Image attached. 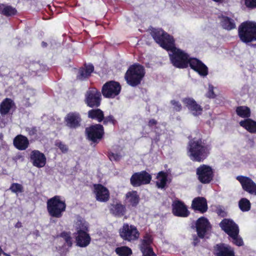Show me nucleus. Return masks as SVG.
Masks as SVG:
<instances>
[{"label":"nucleus","instance_id":"1","mask_svg":"<svg viewBox=\"0 0 256 256\" xmlns=\"http://www.w3.org/2000/svg\"><path fill=\"white\" fill-rule=\"evenodd\" d=\"M151 35L160 46L168 51L170 61L172 64L178 68L190 67L202 76L208 74V67L200 60L195 58H190L188 55L180 49L175 47L173 38L162 29H153Z\"/></svg>","mask_w":256,"mask_h":256},{"label":"nucleus","instance_id":"2","mask_svg":"<svg viewBox=\"0 0 256 256\" xmlns=\"http://www.w3.org/2000/svg\"><path fill=\"white\" fill-rule=\"evenodd\" d=\"M210 150V145L206 143L202 138H192L188 145V155L192 160L195 162H202L208 157Z\"/></svg>","mask_w":256,"mask_h":256},{"label":"nucleus","instance_id":"3","mask_svg":"<svg viewBox=\"0 0 256 256\" xmlns=\"http://www.w3.org/2000/svg\"><path fill=\"white\" fill-rule=\"evenodd\" d=\"M220 226L232 238L234 244L238 246H242L244 244L242 238L238 235V226L234 221L224 219L220 222Z\"/></svg>","mask_w":256,"mask_h":256},{"label":"nucleus","instance_id":"4","mask_svg":"<svg viewBox=\"0 0 256 256\" xmlns=\"http://www.w3.org/2000/svg\"><path fill=\"white\" fill-rule=\"evenodd\" d=\"M144 69L139 64L131 66L124 75V78L130 86L135 87L139 85L144 76Z\"/></svg>","mask_w":256,"mask_h":256},{"label":"nucleus","instance_id":"5","mask_svg":"<svg viewBox=\"0 0 256 256\" xmlns=\"http://www.w3.org/2000/svg\"><path fill=\"white\" fill-rule=\"evenodd\" d=\"M46 205L49 215L56 218L62 217L66 206L65 200H62L59 196H55L48 200Z\"/></svg>","mask_w":256,"mask_h":256},{"label":"nucleus","instance_id":"6","mask_svg":"<svg viewBox=\"0 0 256 256\" xmlns=\"http://www.w3.org/2000/svg\"><path fill=\"white\" fill-rule=\"evenodd\" d=\"M76 232L74 233L76 245L81 248L87 246L90 243L91 238L88 233V224L82 220H78L76 226Z\"/></svg>","mask_w":256,"mask_h":256},{"label":"nucleus","instance_id":"7","mask_svg":"<svg viewBox=\"0 0 256 256\" xmlns=\"http://www.w3.org/2000/svg\"><path fill=\"white\" fill-rule=\"evenodd\" d=\"M238 36L244 43L256 41V22H245L238 26Z\"/></svg>","mask_w":256,"mask_h":256},{"label":"nucleus","instance_id":"8","mask_svg":"<svg viewBox=\"0 0 256 256\" xmlns=\"http://www.w3.org/2000/svg\"><path fill=\"white\" fill-rule=\"evenodd\" d=\"M119 234L124 240L130 242L137 240L140 236V232L136 227L127 223L124 224L119 230Z\"/></svg>","mask_w":256,"mask_h":256},{"label":"nucleus","instance_id":"9","mask_svg":"<svg viewBox=\"0 0 256 256\" xmlns=\"http://www.w3.org/2000/svg\"><path fill=\"white\" fill-rule=\"evenodd\" d=\"M100 92L95 88H90L85 94V103L90 108H98L101 102Z\"/></svg>","mask_w":256,"mask_h":256},{"label":"nucleus","instance_id":"10","mask_svg":"<svg viewBox=\"0 0 256 256\" xmlns=\"http://www.w3.org/2000/svg\"><path fill=\"white\" fill-rule=\"evenodd\" d=\"M121 86L118 82L110 81L104 84L102 92L104 97L114 98L120 93Z\"/></svg>","mask_w":256,"mask_h":256},{"label":"nucleus","instance_id":"11","mask_svg":"<svg viewBox=\"0 0 256 256\" xmlns=\"http://www.w3.org/2000/svg\"><path fill=\"white\" fill-rule=\"evenodd\" d=\"M86 133L89 140L98 142L103 137L104 129L102 125L96 124L86 128Z\"/></svg>","mask_w":256,"mask_h":256},{"label":"nucleus","instance_id":"12","mask_svg":"<svg viewBox=\"0 0 256 256\" xmlns=\"http://www.w3.org/2000/svg\"><path fill=\"white\" fill-rule=\"evenodd\" d=\"M196 174L200 182L204 184H208L213 179L214 172L210 166L202 164L197 168Z\"/></svg>","mask_w":256,"mask_h":256},{"label":"nucleus","instance_id":"13","mask_svg":"<svg viewBox=\"0 0 256 256\" xmlns=\"http://www.w3.org/2000/svg\"><path fill=\"white\" fill-rule=\"evenodd\" d=\"M152 176L145 170L136 172L132 175L130 182L133 186H140L142 184H146L150 182Z\"/></svg>","mask_w":256,"mask_h":256},{"label":"nucleus","instance_id":"14","mask_svg":"<svg viewBox=\"0 0 256 256\" xmlns=\"http://www.w3.org/2000/svg\"><path fill=\"white\" fill-rule=\"evenodd\" d=\"M196 228L199 238H204L211 229V226L208 219L204 217L199 218L196 222Z\"/></svg>","mask_w":256,"mask_h":256},{"label":"nucleus","instance_id":"15","mask_svg":"<svg viewBox=\"0 0 256 256\" xmlns=\"http://www.w3.org/2000/svg\"><path fill=\"white\" fill-rule=\"evenodd\" d=\"M66 126L71 129H76L80 126L82 118L78 112H70L64 118Z\"/></svg>","mask_w":256,"mask_h":256},{"label":"nucleus","instance_id":"16","mask_svg":"<svg viewBox=\"0 0 256 256\" xmlns=\"http://www.w3.org/2000/svg\"><path fill=\"white\" fill-rule=\"evenodd\" d=\"M172 207V214L176 216L187 217L190 214V212L185 204L178 199L173 201Z\"/></svg>","mask_w":256,"mask_h":256},{"label":"nucleus","instance_id":"17","mask_svg":"<svg viewBox=\"0 0 256 256\" xmlns=\"http://www.w3.org/2000/svg\"><path fill=\"white\" fill-rule=\"evenodd\" d=\"M236 180L240 183L243 190L250 194L256 195V184L250 178L239 176Z\"/></svg>","mask_w":256,"mask_h":256},{"label":"nucleus","instance_id":"18","mask_svg":"<svg viewBox=\"0 0 256 256\" xmlns=\"http://www.w3.org/2000/svg\"><path fill=\"white\" fill-rule=\"evenodd\" d=\"M94 188V192L98 201L106 202L109 200L110 192L107 188L100 184H95Z\"/></svg>","mask_w":256,"mask_h":256},{"label":"nucleus","instance_id":"19","mask_svg":"<svg viewBox=\"0 0 256 256\" xmlns=\"http://www.w3.org/2000/svg\"><path fill=\"white\" fill-rule=\"evenodd\" d=\"M30 160L33 166L38 168H43L46 162L45 155L38 150H34L30 152Z\"/></svg>","mask_w":256,"mask_h":256},{"label":"nucleus","instance_id":"20","mask_svg":"<svg viewBox=\"0 0 256 256\" xmlns=\"http://www.w3.org/2000/svg\"><path fill=\"white\" fill-rule=\"evenodd\" d=\"M152 242V238L149 235L146 236L142 240L140 248L142 253V256H156L151 247Z\"/></svg>","mask_w":256,"mask_h":256},{"label":"nucleus","instance_id":"21","mask_svg":"<svg viewBox=\"0 0 256 256\" xmlns=\"http://www.w3.org/2000/svg\"><path fill=\"white\" fill-rule=\"evenodd\" d=\"M182 101L193 115L197 116L202 114V108L193 98H184Z\"/></svg>","mask_w":256,"mask_h":256},{"label":"nucleus","instance_id":"22","mask_svg":"<svg viewBox=\"0 0 256 256\" xmlns=\"http://www.w3.org/2000/svg\"><path fill=\"white\" fill-rule=\"evenodd\" d=\"M216 256H234L233 248L226 244H218L214 247Z\"/></svg>","mask_w":256,"mask_h":256},{"label":"nucleus","instance_id":"23","mask_svg":"<svg viewBox=\"0 0 256 256\" xmlns=\"http://www.w3.org/2000/svg\"><path fill=\"white\" fill-rule=\"evenodd\" d=\"M192 208L202 214L206 212L208 210L206 199L200 196L194 198L192 202Z\"/></svg>","mask_w":256,"mask_h":256},{"label":"nucleus","instance_id":"24","mask_svg":"<svg viewBox=\"0 0 256 256\" xmlns=\"http://www.w3.org/2000/svg\"><path fill=\"white\" fill-rule=\"evenodd\" d=\"M15 108L14 102L10 98H6L0 104V114L3 116L8 114L11 110L13 111Z\"/></svg>","mask_w":256,"mask_h":256},{"label":"nucleus","instance_id":"25","mask_svg":"<svg viewBox=\"0 0 256 256\" xmlns=\"http://www.w3.org/2000/svg\"><path fill=\"white\" fill-rule=\"evenodd\" d=\"M110 211L113 216L120 218L124 216L126 212V208L125 205L120 202L112 204L110 208Z\"/></svg>","mask_w":256,"mask_h":256},{"label":"nucleus","instance_id":"26","mask_svg":"<svg viewBox=\"0 0 256 256\" xmlns=\"http://www.w3.org/2000/svg\"><path fill=\"white\" fill-rule=\"evenodd\" d=\"M13 144L17 149L20 150H23L28 148L29 141L26 136L19 134L14 138Z\"/></svg>","mask_w":256,"mask_h":256},{"label":"nucleus","instance_id":"27","mask_svg":"<svg viewBox=\"0 0 256 256\" xmlns=\"http://www.w3.org/2000/svg\"><path fill=\"white\" fill-rule=\"evenodd\" d=\"M124 201L128 206L136 207L140 202V196L137 192L133 190L127 192Z\"/></svg>","mask_w":256,"mask_h":256},{"label":"nucleus","instance_id":"28","mask_svg":"<svg viewBox=\"0 0 256 256\" xmlns=\"http://www.w3.org/2000/svg\"><path fill=\"white\" fill-rule=\"evenodd\" d=\"M94 67L92 64L86 66L84 68H80L78 70L77 79L84 80L88 78L93 72Z\"/></svg>","mask_w":256,"mask_h":256},{"label":"nucleus","instance_id":"29","mask_svg":"<svg viewBox=\"0 0 256 256\" xmlns=\"http://www.w3.org/2000/svg\"><path fill=\"white\" fill-rule=\"evenodd\" d=\"M241 126L252 134H256V122L250 118H246L240 122Z\"/></svg>","mask_w":256,"mask_h":256},{"label":"nucleus","instance_id":"30","mask_svg":"<svg viewBox=\"0 0 256 256\" xmlns=\"http://www.w3.org/2000/svg\"><path fill=\"white\" fill-rule=\"evenodd\" d=\"M88 114L89 118L96 120L98 122H102L104 119V112L99 108L92 109Z\"/></svg>","mask_w":256,"mask_h":256},{"label":"nucleus","instance_id":"31","mask_svg":"<svg viewBox=\"0 0 256 256\" xmlns=\"http://www.w3.org/2000/svg\"><path fill=\"white\" fill-rule=\"evenodd\" d=\"M16 10L10 6L0 4V13L6 16H12L16 14Z\"/></svg>","mask_w":256,"mask_h":256},{"label":"nucleus","instance_id":"32","mask_svg":"<svg viewBox=\"0 0 256 256\" xmlns=\"http://www.w3.org/2000/svg\"><path fill=\"white\" fill-rule=\"evenodd\" d=\"M220 23L224 28L228 30L236 28V24L234 20L226 16H222Z\"/></svg>","mask_w":256,"mask_h":256},{"label":"nucleus","instance_id":"33","mask_svg":"<svg viewBox=\"0 0 256 256\" xmlns=\"http://www.w3.org/2000/svg\"><path fill=\"white\" fill-rule=\"evenodd\" d=\"M167 174L162 171L158 172L157 176V181L156 185L158 188H164L167 182Z\"/></svg>","mask_w":256,"mask_h":256},{"label":"nucleus","instance_id":"34","mask_svg":"<svg viewBox=\"0 0 256 256\" xmlns=\"http://www.w3.org/2000/svg\"><path fill=\"white\" fill-rule=\"evenodd\" d=\"M236 114L240 117L248 118L250 116V110L249 108L246 106H240L236 108Z\"/></svg>","mask_w":256,"mask_h":256},{"label":"nucleus","instance_id":"35","mask_svg":"<svg viewBox=\"0 0 256 256\" xmlns=\"http://www.w3.org/2000/svg\"><path fill=\"white\" fill-rule=\"evenodd\" d=\"M251 204L246 198H241L238 202V206L242 212H248L250 209Z\"/></svg>","mask_w":256,"mask_h":256},{"label":"nucleus","instance_id":"36","mask_svg":"<svg viewBox=\"0 0 256 256\" xmlns=\"http://www.w3.org/2000/svg\"><path fill=\"white\" fill-rule=\"evenodd\" d=\"M116 252L120 256H130L132 254L131 249L128 246L117 248Z\"/></svg>","mask_w":256,"mask_h":256},{"label":"nucleus","instance_id":"37","mask_svg":"<svg viewBox=\"0 0 256 256\" xmlns=\"http://www.w3.org/2000/svg\"><path fill=\"white\" fill-rule=\"evenodd\" d=\"M60 236L64 240L66 245L68 247L72 246V238L70 233L65 232H62L60 234Z\"/></svg>","mask_w":256,"mask_h":256},{"label":"nucleus","instance_id":"38","mask_svg":"<svg viewBox=\"0 0 256 256\" xmlns=\"http://www.w3.org/2000/svg\"><path fill=\"white\" fill-rule=\"evenodd\" d=\"M10 190L13 192L18 193L22 192L24 188L22 184L18 183H13L12 184Z\"/></svg>","mask_w":256,"mask_h":256},{"label":"nucleus","instance_id":"39","mask_svg":"<svg viewBox=\"0 0 256 256\" xmlns=\"http://www.w3.org/2000/svg\"><path fill=\"white\" fill-rule=\"evenodd\" d=\"M26 130L30 136L36 137L37 133L40 129L39 128L34 126L32 128H26Z\"/></svg>","mask_w":256,"mask_h":256},{"label":"nucleus","instance_id":"40","mask_svg":"<svg viewBox=\"0 0 256 256\" xmlns=\"http://www.w3.org/2000/svg\"><path fill=\"white\" fill-rule=\"evenodd\" d=\"M170 104L174 106V110L176 112H180L182 109V106L178 101L172 100Z\"/></svg>","mask_w":256,"mask_h":256},{"label":"nucleus","instance_id":"41","mask_svg":"<svg viewBox=\"0 0 256 256\" xmlns=\"http://www.w3.org/2000/svg\"><path fill=\"white\" fill-rule=\"evenodd\" d=\"M102 121L104 124H107L108 122H111L113 124H115L116 122V120H114V116L112 115H110L106 117L104 116V119Z\"/></svg>","mask_w":256,"mask_h":256},{"label":"nucleus","instance_id":"42","mask_svg":"<svg viewBox=\"0 0 256 256\" xmlns=\"http://www.w3.org/2000/svg\"><path fill=\"white\" fill-rule=\"evenodd\" d=\"M108 158L110 160L118 161L122 158V156L115 154L112 152H110L108 154Z\"/></svg>","mask_w":256,"mask_h":256},{"label":"nucleus","instance_id":"43","mask_svg":"<svg viewBox=\"0 0 256 256\" xmlns=\"http://www.w3.org/2000/svg\"><path fill=\"white\" fill-rule=\"evenodd\" d=\"M56 146H57L64 153L66 152L68 150V146L61 142H56Z\"/></svg>","mask_w":256,"mask_h":256},{"label":"nucleus","instance_id":"44","mask_svg":"<svg viewBox=\"0 0 256 256\" xmlns=\"http://www.w3.org/2000/svg\"><path fill=\"white\" fill-rule=\"evenodd\" d=\"M245 4L248 8H256V0H245Z\"/></svg>","mask_w":256,"mask_h":256},{"label":"nucleus","instance_id":"45","mask_svg":"<svg viewBox=\"0 0 256 256\" xmlns=\"http://www.w3.org/2000/svg\"><path fill=\"white\" fill-rule=\"evenodd\" d=\"M207 97L209 98H214L216 96L214 92V86L212 84H209L208 91L206 94Z\"/></svg>","mask_w":256,"mask_h":256},{"label":"nucleus","instance_id":"46","mask_svg":"<svg viewBox=\"0 0 256 256\" xmlns=\"http://www.w3.org/2000/svg\"><path fill=\"white\" fill-rule=\"evenodd\" d=\"M158 124V122L154 119H150L148 121V126L150 128H156V124Z\"/></svg>","mask_w":256,"mask_h":256},{"label":"nucleus","instance_id":"47","mask_svg":"<svg viewBox=\"0 0 256 256\" xmlns=\"http://www.w3.org/2000/svg\"><path fill=\"white\" fill-rule=\"evenodd\" d=\"M199 238H200L198 237V236H196V235L193 236V242H192V244H193L194 246H196L200 242V240Z\"/></svg>","mask_w":256,"mask_h":256},{"label":"nucleus","instance_id":"48","mask_svg":"<svg viewBox=\"0 0 256 256\" xmlns=\"http://www.w3.org/2000/svg\"><path fill=\"white\" fill-rule=\"evenodd\" d=\"M33 234L36 236H40L39 231L38 230H36L35 231H34Z\"/></svg>","mask_w":256,"mask_h":256},{"label":"nucleus","instance_id":"49","mask_svg":"<svg viewBox=\"0 0 256 256\" xmlns=\"http://www.w3.org/2000/svg\"><path fill=\"white\" fill-rule=\"evenodd\" d=\"M15 226L16 228H20L22 227V224L20 222H18L15 225Z\"/></svg>","mask_w":256,"mask_h":256},{"label":"nucleus","instance_id":"50","mask_svg":"<svg viewBox=\"0 0 256 256\" xmlns=\"http://www.w3.org/2000/svg\"><path fill=\"white\" fill-rule=\"evenodd\" d=\"M47 43L44 42H42V47L44 48H45L47 46Z\"/></svg>","mask_w":256,"mask_h":256},{"label":"nucleus","instance_id":"51","mask_svg":"<svg viewBox=\"0 0 256 256\" xmlns=\"http://www.w3.org/2000/svg\"><path fill=\"white\" fill-rule=\"evenodd\" d=\"M222 212H224V211L222 210H218V214H221Z\"/></svg>","mask_w":256,"mask_h":256},{"label":"nucleus","instance_id":"52","mask_svg":"<svg viewBox=\"0 0 256 256\" xmlns=\"http://www.w3.org/2000/svg\"><path fill=\"white\" fill-rule=\"evenodd\" d=\"M2 123L0 122V126L1 127H3L4 126V123H2Z\"/></svg>","mask_w":256,"mask_h":256}]
</instances>
